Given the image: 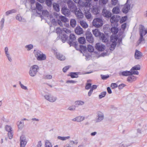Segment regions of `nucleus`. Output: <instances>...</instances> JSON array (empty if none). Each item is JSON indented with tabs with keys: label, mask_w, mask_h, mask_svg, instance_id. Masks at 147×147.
<instances>
[{
	"label": "nucleus",
	"mask_w": 147,
	"mask_h": 147,
	"mask_svg": "<svg viewBox=\"0 0 147 147\" xmlns=\"http://www.w3.org/2000/svg\"><path fill=\"white\" fill-rule=\"evenodd\" d=\"M140 67L139 65H136L133 67L130 71L131 72V75L132 74L138 75V72L137 70L140 69Z\"/></svg>",
	"instance_id": "14"
},
{
	"label": "nucleus",
	"mask_w": 147,
	"mask_h": 147,
	"mask_svg": "<svg viewBox=\"0 0 147 147\" xmlns=\"http://www.w3.org/2000/svg\"><path fill=\"white\" fill-rule=\"evenodd\" d=\"M73 1L76 3H78V6L80 8L84 5L87 6L88 4V2H84L80 0H73Z\"/></svg>",
	"instance_id": "17"
},
{
	"label": "nucleus",
	"mask_w": 147,
	"mask_h": 147,
	"mask_svg": "<svg viewBox=\"0 0 147 147\" xmlns=\"http://www.w3.org/2000/svg\"><path fill=\"white\" fill-rule=\"evenodd\" d=\"M19 84L20 85V86L21 88L22 89L25 90H28V89L27 87L26 86H24L22 84L21 82H19Z\"/></svg>",
	"instance_id": "52"
},
{
	"label": "nucleus",
	"mask_w": 147,
	"mask_h": 147,
	"mask_svg": "<svg viewBox=\"0 0 147 147\" xmlns=\"http://www.w3.org/2000/svg\"><path fill=\"white\" fill-rule=\"evenodd\" d=\"M118 39L117 36L116 35H111V41L112 42L110 50L113 51L117 45V41Z\"/></svg>",
	"instance_id": "7"
},
{
	"label": "nucleus",
	"mask_w": 147,
	"mask_h": 147,
	"mask_svg": "<svg viewBox=\"0 0 147 147\" xmlns=\"http://www.w3.org/2000/svg\"><path fill=\"white\" fill-rule=\"evenodd\" d=\"M56 32L59 35L63 34V30H62L59 27L57 28L56 30Z\"/></svg>",
	"instance_id": "46"
},
{
	"label": "nucleus",
	"mask_w": 147,
	"mask_h": 147,
	"mask_svg": "<svg viewBox=\"0 0 147 147\" xmlns=\"http://www.w3.org/2000/svg\"><path fill=\"white\" fill-rule=\"evenodd\" d=\"M142 57V53L139 51L137 50H136L135 51V57L136 59H139L141 58Z\"/></svg>",
	"instance_id": "26"
},
{
	"label": "nucleus",
	"mask_w": 147,
	"mask_h": 147,
	"mask_svg": "<svg viewBox=\"0 0 147 147\" xmlns=\"http://www.w3.org/2000/svg\"><path fill=\"white\" fill-rule=\"evenodd\" d=\"M43 96L46 100L51 102H55L57 99L56 96L51 94H46Z\"/></svg>",
	"instance_id": "8"
},
{
	"label": "nucleus",
	"mask_w": 147,
	"mask_h": 147,
	"mask_svg": "<svg viewBox=\"0 0 147 147\" xmlns=\"http://www.w3.org/2000/svg\"><path fill=\"white\" fill-rule=\"evenodd\" d=\"M87 40L90 43H91L93 42L94 39L92 36V34L89 31H87L86 33Z\"/></svg>",
	"instance_id": "13"
},
{
	"label": "nucleus",
	"mask_w": 147,
	"mask_h": 147,
	"mask_svg": "<svg viewBox=\"0 0 147 147\" xmlns=\"http://www.w3.org/2000/svg\"><path fill=\"white\" fill-rule=\"evenodd\" d=\"M20 147H25L27 143V141L25 136L22 135L20 136Z\"/></svg>",
	"instance_id": "12"
},
{
	"label": "nucleus",
	"mask_w": 147,
	"mask_h": 147,
	"mask_svg": "<svg viewBox=\"0 0 147 147\" xmlns=\"http://www.w3.org/2000/svg\"><path fill=\"white\" fill-rule=\"evenodd\" d=\"M18 127L19 129H22L24 126V122L23 121H20L18 124Z\"/></svg>",
	"instance_id": "47"
},
{
	"label": "nucleus",
	"mask_w": 147,
	"mask_h": 147,
	"mask_svg": "<svg viewBox=\"0 0 147 147\" xmlns=\"http://www.w3.org/2000/svg\"><path fill=\"white\" fill-rule=\"evenodd\" d=\"M143 127H142L141 129H137V132L139 134H141L142 133V132L144 131H146L147 129L144 128V130L143 129Z\"/></svg>",
	"instance_id": "50"
},
{
	"label": "nucleus",
	"mask_w": 147,
	"mask_h": 147,
	"mask_svg": "<svg viewBox=\"0 0 147 147\" xmlns=\"http://www.w3.org/2000/svg\"><path fill=\"white\" fill-rule=\"evenodd\" d=\"M39 69L38 66L36 65L32 66L30 68L29 74L31 77L36 76Z\"/></svg>",
	"instance_id": "3"
},
{
	"label": "nucleus",
	"mask_w": 147,
	"mask_h": 147,
	"mask_svg": "<svg viewBox=\"0 0 147 147\" xmlns=\"http://www.w3.org/2000/svg\"><path fill=\"white\" fill-rule=\"evenodd\" d=\"M108 1V0H99V3L100 4H105Z\"/></svg>",
	"instance_id": "56"
},
{
	"label": "nucleus",
	"mask_w": 147,
	"mask_h": 147,
	"mask_svg": "<svg viewBox=\"0 0 147 147\" xmlns=\"http://www.w3.org/2000/svg\"><path fill=\"white\" fill-rule=\"evenodd\" d=\"M70 138V137L69 136L67 137H61L60 136H59L57 137L58 139L63 141H64L68 139H69Z\"/></svg>",
	"instance_id": "44"
},
{
	"label": "nucleus",
	"mask_w": 147,
	"mask_h": 147,
	"mask_svg": "<svg viewBox=\"0 0 147 147\" xmlns=\"http://www.w3.org/2000/svg\"><path fill=\"white\" fill-rule=\"evenodd\" d=\"M5 129L7 131L9 132L12 131L11 128L10 126L7 125L5 126Z\"/></svg>",
	"instance_id": "57"
},
{
	"label": "nucleus",
	"mask_w": 147,
	"mask_h": 147,
	"mask_svg": "<svg viewBox=\"0 0 147 147\" xmlns=\"http://www.w3.org/2000/svg\"><path fill=\"white\" fill-rule=\"evenodd\" d=\"M34 53L35 57L38 60H44L46 58V55L39 50H34Z\"/></svg>",
	"instance_id": "4"
},
{
	"label": "nucleus",
	"mask_w": 147,
	"mask_h": 147,
	"mask_svg": "<svg viewBox=\"0 0 147 147\" xmlns=\"http://www.w3.org/2000/svg\"><path fill=\"white\" fill-rule=\"evenodd\" d=\"M50 20V22H51V24L54 25H55L57 24V22L56 21L55 19H54L53 17V16L52 15H50L49 17V19Z\"/></svg>",
	"instance_id": "35"
},
{
	"label": "nucleus",
	"mask_w": 147,
	"mask_h": 147,
	"mask_svg": "<svg viewBox=\"0 0 147 147\" xmlns=\"http://www.w3.org/2000/svg\"><path fill=\"white\" fill-rule=\"evenodd\" d=\"M68 38L67 36L65 34H63L59 35L57 38V40L60 38L63 42H65Z\"/></svg>",
	"instance_id": "20"
},
{
	"label": "nucleus",
	"mask_w": 147,
	"mask_h": 147,
	"mask_svg": "<svg viewBox=\"0 0 147 147\" xmlns=\"http://www.w3.org/2000/svg\"><path fill=\"white\" fill-rule=\"evenodd\" d=\"M68 7L71 12H74L75 15L78 18H82L83 17V15L81 10L78 9L76 4L74 3H72L70 1L68 3Z\"/></svg>",
	"instance_id": "1"
},
{
	"label": "nucleus",
	"mask_w": 147,
	"mask_h": 147,
	"mask_svg": "<svg viewBox=\"0 0 147 147\" xmlns=\"http://www.w3.org/2000/svg\"><path fill=\"white\" fill-rule=\"evenodd\" d=\"M102 79L103 80H105L109 77V76L108 75H101Z\"/></svg>",
	"instance_id": "64"
},
{
	"label": "nucleus",
	"mask_w": 147,
	"mask_h": 147,
	"mask_svg": "<svg viewBox=\"0 0 147 147\" xmlns=\"http://www.w3.org/2000/svg\"><path fill=\"white\" fill-rule=\"evenodd\" d=\"M33 47V45L32 44H30L25 46V48L27 50L29 51L32 49Z\"/></svg>",
	"instance_id": "48"
},
{
	"label": "nucleus",
	"mask_w": 147,
	"mask_h": 147,
	"mask_svg": "<svg viewBox=\"0 0 147 147\" xmlns=\"http://www.w3.org/2000/svg\"><path fill=\"white\" fill-rule=\"evenodd\" d=\"M88 6L90 7V9L92 12L94 14H97L98 13V9L96 5H92L91 4L89 3Z\"/></svg>",
	"instance_id": "11"
},
{
	"label": "nucleus",
	"mask_w": 147,
	"mask_h": 147,
	"mask_svg": "<svg viewBox=\"0 0 147 147\" xmlns=\"http://www.w3.org/2000/svg\"><path fill=\"white\" fill-rule=\"evenodd\" d=\"M5 56L8 60L10 62L12 61V59L9 51V49L7 47H5L4 49Z\"/></svg>",
	"instance_id": "15"
},
{
	"label": "nucleus",
	"mask_w": 147,
	"mask_h": 147,
	"mask_svg": "<svg viewBox=\"0 0 147 147\" xmlns=\"http://www.w3.org/2000/svg\"><path fill=\"white\" fill-rule=\"evenodd\" d=\"M119 75L123 76H127L131 75V72L130 71H121L119 73Z\"/></svg>",
	"instance_id": "24"
},
{
	"label": "nucleus",
	"mask_w": 147,
	"mask_h": 147,
	"mask_svg": "<svg viewBox=\"0 0 147 147\" xmlns=\"http://www.w3.org/2000/svg\"><path fill=\"white\" fill-rule=\"evenodd\" d=\"M62 13L65 16H68L70 14V10L66 7H64L61 9Z\"/></svg>",
	"instance_id": "18"
},
{
	"label": "nucleus",
	"mask_w": 147,
	"mask_h": 147,
	"mask_svg": "<svg viewBox=\"0 0 147 147\" xmlns=\"http://www.w3.org/2000/svg\"><path fill=\"white\" fill-rule=\"evenodd\" d=\"M16 19L18 20L21 22H26V20L24 18H22L20 14H18L16 16Z\"/></svg>",
	"instance_id": "29"
},
{
	"label": "nucleus",
	"mask_w": 147,
	"mask_h": 147,
	"mask_svg": "<svg viewBox=\"0 0 147 147\" xmlns=\"http://www.w3.org/2000/svg\"><path fill=\"white\" fill-rule=\"evenodd\" d=\"M17 10L16 9H13L11 10L5 12V14L7 16H8L9 15L16 12Z\"/></svg>",
	"instance_id": "41"
},
{
	"label": "nucleus",
	"mask_w": 147,
	"mask_h": 147,
	"mask_svg": "<svg viewBox=\"0 0 147 147\" xmlns=\"http://www.w3.org/2000/svg\"><path fill=\"white\" fill-rule=\"evenodd\" d=\"M13 135V132L12 131L8 132V136L9 139H11L12 138Z\"/></svg>",
	"instance_id": "58"
},
{
	"label": "nucleus",
	"mask_w": 147,
	"mask_h": 147,
	"mask_svg": "<svg viewBox=\"0 0 147 147\" xmlns=\"http://www.w3.org/2000/svg\"><path fill=\"white\" fill-rule=\"evenodd\" d=\"M89 3H88V4L87 6L84 5L83 6L81 7L82 8V7H84V14L86 18L87 19H90L92 18V16L90 13L89 12L90 10V7H89Z\"/></svg>",
	"instance_id": "5"
},
{
	"label": "nucleus",
	"mask_w": 147,
	"mask_h": 147,
	"mask_svg": "<svg viewBox=\"0 0 147 147\" xmlns=\"http://www.w3.org/2000/svg\"><path fill=\"white\" fill-rule=\"evenodd\" d=\"M71 26L73 27H74L76 25V22L75 19H72L70 20Z\"/></svg>",
	"instance_id": "39"
},
{
	"label": "nucleus",
	"mask_w": 147,
	"mask_h": 147,
	"mask_svg": "<svg viewBox=\"0 0 147 147\" xmlns=\"http://www.w3.org/2000/svg\"><path fill=\"white\" fill-rule=\"evenodd\" d=\"M80 51H84L86 50L87 48L86 46L80 45Z\"/></svg>",
	"instance_id": "53"
},
{
	"label": "nucleus",
	"mask_w": 147,
	"mask_h": 147,
	"mask_svg": "<svg viewBox=\"0 0 147 147\" xmlns=\"http://www.w3.org/2000/svg\"><path fill=\"white\" fill-rule=\"evenodd\" d=\"M93 34L95 36H99L100 39L104 42H107L108 40L105 35L101 33L98 29H96L92 30Z\"/></svg>",
	"instance_id": "2"
},
{
	"label": "nucleus",
	"mask_w": 147,
	"mask_h": 147,
	"mask_svg": "<svg viewBox=\"0 0 147 147\" xmlns=\"http://www.w3.org/2000/svg\"><path fill=\"white\" fill-rule=\"evenodd\" d=\"M130 0H127L126 3L124 5L122 9L123 13H127L129 10L130 8V5L129 4Z\"/></svg>",
	"instance_id": "10"
},
{
	"label": "nucleus",
	"mask_w": 147,
	"mask_h": 147,
	"mask_svg": "<svg viewBox=\"0 0 147 147\" xmlns=\"http://www.w3.org/2000/svg\"><path fill=\"white\" fill-rule=\"evenodd\" d=\"M95 48L99 51H102L105 50V46L101 43H97L96 44Z\"/></svg>",
	"instance_id": "19"
},
{
	"label": "nucleus",
	"mask_w": 147,
	"mask_h": 147,
	"mask_svg": "<svg viewBox=\"0 0 147 147\" xmlns=\"http://www.w3.org/2000/svg\"><path fill=\"white\" fill-rule=\"evenodd\" d=\"M80 24L81 26L84 28H87L88 27V25L84 21L81 20L80 22Z\"/></svg>",
	"instance_id": "30"
},
{
	"label": "nucleus",
	"mask_w": 147,
	"mask_h": 147,
	"mask_svg": "<svg viewBox=\"0 0 147 147\" xmlns=\"http://www.w3.org/2000/svg\"><path fill=\"white\" fill-rule=\"evenodd\" d=\"M45 147H52L51 143L48 140H46L45 144ZM54 147H58L57 145L55 146Z\"/></svg>",
	"instance_id": "38"
},
{
	"label": "nucleus",
	"mask_w": 147,
	"mask_h": 147,
	"mask_svg": "<svg viewBox=\"0 0 147 147\" xmlns=\"http://www.w3.org/2000/svg\"><path fill=\"white\" fill-rule=\"evenodd\" d=\"M56 57L57 59L61 61L64 60L65 59V57L64 56L58 53H56Z\"/></svg>",
	"instance_id": "28"
},
{
	"label": "nucleus",
	"mask_w": 147,
	"mask_h": 147,
	"mask_svg": "<svg viewBox=\"0 0 147 147\" xmlns=\"http://www.w3.org/2000/svg\"><path fill=\"white\" fill-rule=\"evenodd\" d=\"M42 6L39 3H37L36 4V8L38 10L39 12H41L42 9Z\"/></svg>",
	"instance_id": "42"
},
{
	"label": "nucleus",
	"mask_w": 147,
	"mask_h": 147,
	"mask_svg": "<svg viewBox=\"0 0 147 147\" xmlns=\"http://www.w3.org/2000/svg\"><path fill=\"white\" fill-rule=\"evenodd\" d=\"M102 15L105 17L109 18L111 16V14L109 11L106 9H103L102 11Z\"/></svg>",
	"instance_id": "23"
},
{
	"label": "nucleus",
	"mask_w": 147,
	"mask_h": 147,
	"mask_svg": "<svg viewBox=\"0 0 147 147\" xmlns=\"http://www.w3.org/2000/svg\"><path fill=\"white\" fill-rule=\"evenodd\" d=\"M42 15L43 16L47 17L48 19H49V17L50 15H51L49 13V12L46 10H44L42 11Z\"/></svg>",
	"instance_id": "32"
},
{
	"label": "nucleus",
	"mask_w": 147,
	"mask_h": 147,
	"mask_svg": "<svg viewBox=\"0 0 147 147\" xmlns=\"http://www.w3.org/2000/svg\"><path fill=\"white\" fill-rule=\"evenodd\" d=\"M84 102L81 100H78L75 102V103L76 106H82L84 104Z\"/></svg>",
	"instance_id": "36"
},
{
	"label": "nucleus",
	"mask_w": 147,
	"mask_h": 147,
	"mask_svg": "<svg viewBox=\"0 0 147 147\" xmlns=\"http://www.w3.org/2000/svg\"><path fill=\"white\" fill-rule=\"evenodd\" d=\"M77 82V81L73 80H69L66 81L67 83L75 84Z\"/></svg>",
	"instance_id": "63"
},
{
	"label": "nucleus",
	"mask_w": 147,
	"mask_h": 147,
	"mask_svg": "<svg viewBox=\"0 0 147 147\" xmlns=\"http://www.w3.org/2000/svg\"><path fill=\"white\" fill-rule=\"evenodd\" d=\"M76 39L75 35L73 34H71L69 36V43L70 46L72 45V43L74 42L73 41L75 40Z\"/></svg>",
	"instance_id": "27"
},
{
	"label": "nucleus",
	"mask_w": 147,
	"mask_h": 147,
	"mask_svg": "<svg viewBox=\"0 0 147 147\" xmlns=\"http://www.w3.org/2000/svg\"><path fill=\"white\" fill-rule=\"evenodd\" d=\"M53 0H46V2L47 5L49 6H51L52 5V1Z\"/></svg>",
	"instance_id": "55"
},
{
	"label": "nucleus",
	"mask_w": 147,
	"mask_h": 147,
	"mask_svg": "<svg viewBox=\"0 0 147 147\" xmlns=\"http://www.w3.org/2000/svg\"><path fill=\"white\" fill-rule=\"evenodd\" d=\"M75 32L76 34L80 35L83 33V30L80 26H77L75 29Z\"/></svg>",
	"instance_id": "25"
},
{
	"label": "nucleus",
	"mask_w": 147,
	"mask_h": 147,
	"mask_svg": "<svg viewBox=\"0 0 147 147\" xmlns=\"http://www.w3.org/2000/svg\"><path fill=\"white\" fill-rule=\"evenodd\" d=\"M69 76L72 78H77L78 77V74L75 72H71L69 74Z\"/></svg>",
	"instance_id": "45"
},
{
	"label": "nucleus",
	"mask_w": 147,
	"mask_h": 147,
	"mask_svg": "<svg viewBox=\"0 0 147 147\" xmlns=\"http://www.w3.org/2000/svg\"><path fill=\"white\" fill-rule=\"evenodd\" d=\"M79 42L81 44H84L86 42V40L84 37H81L78 40Z\"/></svg>",
	"instance_id": "40"
},
{
	"label": "nucleus",
	"mask_w": 147,
	"mask_h": 147,
	"mask_svg": "<svg viewBox=\"0 0 147 147\" xmlns=\"http://www.w3.org/2000/svg\"><path fill=\"white\" fill-rule=\"evenodd\" d=\"M127 19V17L126 16H125L123 17L120 20V22L121 23L125 21Z\"/></svg>",
	"instance_id": "54"
},
{
	"label": "nucleus",
	"mask_w": 147,
	"mask_h": 147,
	"mask_svg": "<svg viewBox=\"0 0 147 147\" xmlns=\"http://www.w3.org/2000/svg\"><path fill=\"white\" fill-rule=\"evenodd\" d=\"M68 109L71 111H74L75 109V107L74 105L68 107Z\"/></svg>",
	"instance_id": "59"
},
{
	"label": "nucleus",
	"mask_w": 147,
	"mask_h": 147,
	"mask_svg": "<svg viewBox=\"0 0 147 147\" xmlns=\"http://www.w3.org/2000/svg\"><path fill=\"white\" fill-rule=\"evenodd\" d=\"M120 9L118 6L114 7L112 9V12L114 14H117L119 13L120 12Z\"/></svg>",
	"instance_id": "34"
},
{
	"label": "nucleus",
	"mask_w": 147,
	"mask_h": 147,
	"mask_svg": "<svg viewBox=\"0 0 147 147\" xmlns=\"http://www.w3.org/2000/svg\"><path fill=\"white\" fill-rule=\"evenodd\" d=\"M120 19V17L118 16L114 15L112 16L110 20V21L111 23L116 24Z\"/></svg>",
	"instance_id": "16"
},
{
	"label": "nucleus",
	"mask_w": 147,
	"mask_h": 147,
	"mask_svg": "<svg viewBox=\"0 0 147 147\" xmlns=\"http://www.w3.org/2000/svg\"><path fill=\"white\" fill-rule=\"evenodd\" d=\"M106 94V92L104 91L102 92L99 95V98L101 99L104 97Z\"/></svg>",
	"instance_id": "49"
},
{
	"label": "nucleus",
	"mask_w": 147,
	"mask_h": 147,
	"mask_svg": "<svg viewBox=\"0 0 147 147\" xmlns=\"http://www.w3.org/2000/svg\"><path fill=\"white\" fill-rule=\"evenodd\" d=\"M59 18L60 20L63 22H65L67 21V19L66 18L63 16H59Z\"/></svg>",
	"instance_id": "43"
},
{
	"label": "nucleus",
	"mask_w": 147,
	"mask_h": 147,
	"mask_svg": "<svg viewBox=\"0 0 147 147\" xmlns=\"http://www.w3.org/2000/svg\"><path fill=\"white\" fill-rule=\"evenodd\" d=\"M111 31L112 34H117L119 31L118 28L116 27H113L111 29Z\"/></svg>",
	"instance_id": "33"
},
{
	"label": "nucleus",
	"mask_w": 147,
	"mask_h": 147,
	"mask_svg": "<svg viewBox=\"0 0 147 147\" xmlns=\"http://www.w3.org/2000/svg\"><path fill=\"white\" fill-rule=\"evenodd\" d=\"M111 3L112 5H115L117 4L118 0H111Z\"/></svg>",
	"instance_id": "60"
},
{
	"label": "nucleus",
	"mask_w": 147,
	"mask_h": 147,
	"mask_svg": "<svg viewBox=\"0 0 147 147\" xmlns=\"http://www.w3.org/2000/svg\"><path fill=\"white\" fill-rule=\"evenodd\" d=\"M5 22V19L4 18H2L0 21V24L1 25V27L3 28L4 26V24Z\"/></svg>",
	"instance_id": "61"
},
{
	"label": "nucleus",
	"mask_w": 147,
	"mask_h": 147,
	"mask_svg": "<svg viewBox=\"0 0 147 147\" xmlns=\"http://www.w3.org/2000/svg\"><path fill=\"white\" fill-rule=\"evenodd\" d=\"M93 25L96 28H99L103 25V21L101 19L97 18L94 19L92 22Z\"/></svg>",
	"instance_id": "6"
},
{
	"label": "nucleus",
	"mask_w": 147,
	"mask_h": 147,
	"mask_svg": "<svg viewBox=\"0 0 147 147\" xmlns=\"http://www.w3.org/2000/svg\"><path fill=\"white\" fill-rule=\"evenodd\" d=\"M104 119V115L103 113L100 111H98L97 112L96 117L95 119V121L96 122H99L102 121Z\"/></svg>",
	"instance_id": "9"
},
{
	"label": "nucleus",
	"mask_w": 147,
	"mask_h": 147,
	"mask_svg": "<svg viewBox=\"0 0 147 147\" xmlns=\"http://www.w3.org/2000/svg\"><path fill=\"white\" fill-rule=\"evenodd\" d=\"M53 8L56 11L58 12L59 11V5L58 4L56 3H53Z\"/></svg>",
	"instance_id": "37"
},
{
	"label": "nucleus",
	"mask_w": 147,
	"mask_h": 147,
	"mask_svg": "<svg viewBox=\"0 0 147 147\" xmlns=\"http://www.w3.org/2000/svg\"><path fill=\"white\" fill-rule=\"evenodd\" d=\"M136 79V78L133 76V75H131L130 76H129L127 78V81L130 82H131L134 81H135Z\"/></svg>",
	"instance_id": "31"
},
{
	"label": "nucleus",
	"mask_w": 147,
	"mask_h": 147,
	"mask_svg": "<svg viewBox=\"0 0 147 147\" xmlns=\"http://www.w3.org/2000/svg\"><path fill=\"white\" fill-rule=\"evenodd\" d=\"M88 50L90 52H92L94 51L93 47L92 46L89 45L88 46Z\"/></svg>",
	"instance_id": "51"
},
{
	"label": "nucleus",
	"mask_w": 147,
	"mask_h": 147,
	"mask_svg": "<svg viewBox=\"0 0 147 147\" xmlns=\"http://www.w3.org/2000/svg\"><path fill=\"white\" fill-rule=\"evenodd\" d=\"M85 119V117L84 116H79L76 117L72 119V121L74 122H80L84 120Z\"/></svg>",
	"instance_id": "22"
},
{
	"label": "nucleus",
	"mask_w": 147,
	"mask_h": 147,
	"mask_svg": "<svg viewBox=\"0 0 147 147\" xmlns=\"http://www.w3.org/2000/svg\"><path fill=\"white\" fill-rule=\"evenodd\" d=\"M63 31L67 34L70 33L71 32L70 30L66 28H63Z\"/></svg>",
	"instance_id": "62"
},
{
	"label": "nucleus",
	"mask_w": 147,
	"mask_h": 147,
	"mask_svg": "<svg viewBox=\"0 0 147 147\" xmlns=\"http://www.w3.org/2000/svg\"><path fill=\"white\" fill-rule=\"evenodd\" d=\"M139 31L140 35L144 36L147 33V28H145L142 26H141L140 27Z\"/></svg>",
	"instance_id": "21"
}]
</instances>
